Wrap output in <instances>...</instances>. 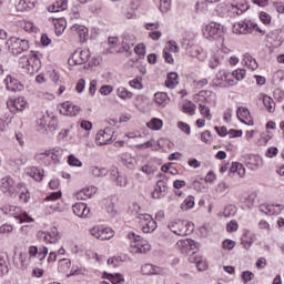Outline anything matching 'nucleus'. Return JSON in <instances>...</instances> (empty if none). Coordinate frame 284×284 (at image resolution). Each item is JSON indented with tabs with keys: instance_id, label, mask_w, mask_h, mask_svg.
<instances>
[{
	"instance_id": "nucleus-48",
	"label": "nucleus",
	"mask_w": 284,
	"mask_h": 284,
	"mask_svg": "<svg viewBox=\"0 0 284 284\" xmlns=\"http://www.w3.org/2000/svg\"><path fill=\"white\" fill-rule=\"evenodd\" d=\"M116 95L120 98V99H123L124 101L126 99H132V92L128 91V89H125V87H120L118 88L116 90Z\"/></svg>"
},
{
	"instance_id": "nucleus-62",
	"label": "nucleus",
	"mask_w": 284,
	"mask_h": 284,
	"mask_svg": "<svg viewBox=\"0 0 284 284\" xmlns=\"http://www.w3.org/2000/svg\"><path fill=\"white\" fill-rule=\"evenodd\" d=\"M141 172H143V174H146V176H152L156 172V169L152 165L146 164L141 168Z\"/></svg>"
},
{
	"instance_id": "nucleus-20",
	"label": "nucleus",
	"mask_w": 284,
	"mask_h": 284,
	"mask_svg": "<svg viewBox=\"0 0 284 284\" xmlns=\"http://www.w3.org/2000/svg\"><path fill=\"white\" fill-rule=\"evenodd\" d=\"M168 195V182L164 180H159L156 186L152 192L153 199H164Z\"/></svg>"
},
{
	"instance_id": "nucleus-19",
	"label": "nucleus",
	"mask_w": 284,
	"mask_h": 284,
	"mask_svg": "<svg viewBox=\"0 0 284 284\" xmlns=\"http://www.w3.org/2000/svg\"><path fill=\"white\" fill-rule=\"evenodd\" d=\"M133 45H136V37H134V34L124 33L122 36V51L130 54Z\"/></svg>"
},
{
	"instance_id": "nucleus-3",
	"label": "nucleus",
	"mask_w": 284,
	"mask_h": 284,
	"mask_svg": "<svg viewBox=\"0 0 284 284\" xmlns=\"http://www.w3.org/2000/svg\"><path fill=\"white\" fill-rule=\"evenodd\" d=\"M64 151L61 148H53L44 151L37 155L38 161H41L44 165H57V163H61L63 159Z\"/></svg>"
},
{
	"instance_id": "nucleus-27",
	"label": "nucleus",
	"mask_w": 284,
	"mask_h": 284,
	"mask_svg": "<svg viewBox=\"0 0 284 284\" xmlns=\"http://www.w3.org/2000/svg\"><path fill=\"white\" fill-rule=\"evenodd\" d=\"M4 82H6L7 90H9V92H19L23 90V85L19 83V80L12 78L11 75H8Z\"/></svg>"
},
{
	"instance_id": "nucleus-4",
	"label": "nucleus",
	"mask_w": 284,
	"mask_h": 284,
	"mask_svg": "<svg viewBox=\"0 0 284 284\" xmlns=\"http://www.w3.org/2000/svg\"><path fill=\"white\" fill-rule=\"evenodd\" d=\"M21 187H26V183L20 182L16 183L12 176L7 175L0 180V190L7 196H14L17 194V190H21Z\"/></svg>"
},
{
	"instance_id": "nucleus-1",
	"label": "nucleus",
	"mask_w": 284,
	"mask_h": 284,
	"mask_svg": "<svg viewBox=\"0 0 284 284\" xmlns=\"http://www.w3.org/2000/svg\"><path fill=\"white\" fill-rule=\"evenodd\" d=\"M128 239L131 241V254H146V252L152 250L150 242H148V240H143L141 235H136L134 232L129 233Z\"/></svg>"
},
{
	"instance_id": "nucleus-31",
	"label": "nucleus",
	"mask_w": 284,
	"mask_h": 284,
	"mask_svg": "<svg viewBox=\"0 0 284 284\" xmlns=\"http://www.w3.org/2000/svg\"><path fill=\"white\" fill-rule=\"evenodd\" d=\"M27 174L29 176H31V179H34V181H43L45 171H43V169H39L37 166H29V168H27Z\"/></svg>"
},
{
	"instance_id": "nucleus-13",
	"label": "nucleus",
	"mask_w": 284,
	"mask_h": 284,
	"mask_svg": "<svg viewBox=\"0 0 284 284\" xmlns=\"http://www.w3.org/2000/svg\"><path fill=\"white\" fill-rule=\"evenodd\" d=\"M90 61V50L78 49L69 59V65H83Z\"/></svg>"
},
{
	"instance_id": "nucleus-63",
	"label": "nucleus",
	"mask_w": 284,
	"mask_h": 284,
	"mask_svg": "<svg viewBox=\"0 0 284 284\" xmlns=\"http://www.w3.org/2000/svg\"><path fill=\"white\" fill-rule=\"evenodd\" d=\"M14 226L11 224H3L0 226V236L1 234H12Z\"/></svg>"
},
{
	"instance_id": "nucleus-37",
	"label": "nucleus",
	"mask_w": 284,
	"mask_h": 284,
	"mask_svg": "<svg viewBox=\"0 0 284 284\" xmlns=\"http://www.w3.org/2000/svg\"><path fill=\"white\" fill-rule=\"evenodd\" d=\"M142 274L150 276L152 274H161V267L154 266L152 264H143L141 266Z\"/></svg>"
},
{
	"instance_id": "nucleus-41",
	"label": "nucleus",
	"mask_w": 284,
	"mask_h": 284,
	"mask_svg": "<svg viewBox=\"0 0 284 284\" xmlns=\"http://www.w3.org/2000/svg\"><path fill=\"white\" fill-rule=\"evenodd\" d=\"M243 203L246 210H252V207L256 205V193H251L246 195L243 200Z\"/></svg>"
},
{
	"instance_id": "nucleus-45",
	"label": "nucleus",
	"mask_w": 284,
	"mask_h": 284,
	"mask_svg": "<svg viewBox=\"0 0 284 284\" xmlns=\"http://www.w3.org/2000/svg\"><path fill=\"white\" fill-rule=\"evenodd\" d=\"M146 125L150 128V130L159 131L161 128H163V120L153 118L149 123H146Z\"/></svg>"
},
{
	"instance_id": "nucleus-5",
	"label": "nucleus",
	"mask_w": 284,
	"mask_h": 284,
	"mask_svg": "<svg viewBox=\"0 0 284 284\" xmlns=\"http://www.w3.org/2000/svg\"><path fill=\"white\" fill-rule=\"evenodd\" d=\"M1 212L7 216H13V219H17L20 223H32L33 221L32 217L19 206L7 204L1 207Z\"/></svg>"
},
{
	"instance_id": "nucleus-39",
	"label": "nucleus",
	"mask_w": 284,
	"mask_h": 284,
	"mask_svg": "<svg viewBox=\"0 0 284 284\" xmlns=\"http://www.w3.org/2000/svg\"><path fill=\"white\" fill-rule=\"evenodd\" d=\"M262 101L267 112L273 113L276 110V103H274V100L271 97L263 95Z\"/></svg>"
},
{
	"instance_id": "nucleus-43",
	"label": "nucleus",
	"mask_w": 284,
	"mask_h": 284,
	"mask_svg": "<svg viewBox=\"0 0 284 284\" xmlns=\"http://www.w3.org/2000/svg\"><path fill=\"white\" fill-rule=\"evenodd\" d=\"M70 265H72L70 258H61L58 262V271L61 272L62 274H65V272L70 270Z\"/></svg>"
},
{
	"instance_id": "nucleus-9",
	"label": "nucleus",
	"mask_w": 284,
	"mask_h": 284,
	"mask_svg": "<svg viewBox=\"0 0 284 284\" xmlns=\"http://www.w3.org/2000/svg\"><path fill=\"white\" fill-rule=\"evenodd\" d=\"M225 83L229 85H236V80L234 78L233 71L230 72L225 69L220 70L214 80L213 85H216V88H225Z\"/></svg>"
},
{
	"instance_id": "nucleus-33",
	"label": "nucleus",
	"mask_w": 284,
	"mask_h": 284,
	"mask_svg": "<svg viewBox=\"0 0 284 284\" xmlns=\"http://www.w3.org/2000/svg\"><path fill=\"white\" fill-rule=\"evenodd\" d=\"M246 163H247V168H250V170H258V168H261V165H263V159H261L256 154H251V155H248Z\"/></svg>"
},
{
	"instance_id": "nucleus-30",
	"label": "nucleus",
	"mask_w": 284,
	"mask_h": 284,
	"mask_svg": "<svg viewBox=\"0 0 284 284\" xmlns=\"http://www.w3.org/2000/svg\"><path fill=\"white\" fill-rule=\"evenodd\" d=\"M190 263H195L199 272H205L207 270V262L203 257L196 256V252H193L189 258Z\"/></svg>"
},
{
	"instance_id": "nucleus-40",
	"label": "nucleus",
	"mask_w": 284,
	"mask_h": 284,
	"mask_svg": "<svg viewBox=\"0 0 284 284\" xmlns=\"http://www.w3.org/2000/svg\"><path fill=\"white\" fill-rule=\"evenodd\" d=\"M8 254L0 253V274L6 276L8 274Z\"/></svg>"
},
{
	"instance_id": "nucleus-55",
	"label": "nucleus",
	"mask_w": 284,
	"mask_h": 284,
	"mask_svg": "<svg viewBox=\"0 0 284 284\" xmlns=\"http://www.w3.org/2000/svg\"><path fill=\"white\" fill-rule=\"evenodd\" d=\"M54 26H55V34H63V31L65 30V20L63 19L57 20Z\"/></svg>"
},
{
	"instance_id": "nucleus-16",
	"label": "nucleus",
	"mask_w": 284,
	"mask_h": 284,
	"mask_svg": "<svg viewBox=\"0 0 284 284\" xmlns=\"http://www.w3.org/2000/svg\"><path fill=\"white\" fill-rule=\"evenodd\" d=\"M283 204H261L258 206V211L262 212V214H266V216L278 215L283 212Z\"/></svg>"
},
{
	"instance_id": "nucleus-35",
	"label": "nucleus",
	"mask_w": 284,
	"mask_h": 284,
	"mask_svg": "<svg viewBox=\"0 0 284 284\" xmlns=\"http://www.w3.org/2000/svg\"><path fill=\"white\" fill-rule=\"evenodd\" d=\"M190 54L194 59H197V61H205V59H207V51L201 47L193 48Z\"/></svg>"
},
{
	"instance_id": "nucleus-29",
	"label": "nucleus",
	"mask_w": 284,
	"mask_h": 284,
	"mask_svg": "<svg viewBox=\"0 0 284 284\" xmlns=\"http://www.w3.org/2000/svg\"><path fill=\"white\" fill-rule=\"evenodd\" d=\"M8 108H14L16 110H26V105H28V101H26V98L19 97L16 99H11L7 102Z\"/></svg>"
},
{
	"instance_id": "nucleus-49",
	"label": "nucleus",
	"mask_w": 284,
	"mask_h": 284,
	"mask_svg": "<svg viewBox=\"0 0 284 284\" xmlns=\"http://www.w3.org/2000/svg\"><path fill=\"white\" fill-rule=\"evenodd\" d=\"M192 207H194V196L190 195L181 204V210L187 212V210H192Z\"/></svg>"
},
{
	"instance_id": "nucleus-25",
	"label": "nucleus",
	"mask_w": 284,
	"mask_h": 284,
	"mask_svg": "<svg viewBox=\"0 0 284 284\" xmlns=\"http://www.w3.org/2000/svg\"><path fill=\"white\" fill-rule=\"evenodd\" d=\"M227 61V58L221 55V53L214 51L209 59V68L216 70L220 65H223Z\"/></svg>"
},
{
	"instance_id": "nucleus-32",
	"label": "nucleus",
	"mask_w": 284,
	"mask_h": 284,
	"mask_svg": "<svg viewBox=\"0 0 284 284\" xmlns=\"http://www.w3.org/2000/svg\"><path fill=\"white\" fill-rule=\"evenodd\" d=\"M250 9V6L247 3H241V4H230L229 10L231 11V17H239L243 14V12H246V10Z\"/></svg>"
},
{
	"instance_id": "nucleus-2",
	"label": "nucleus",
	"mask_w": 284,
	"mask_h": 284,
	"mask_svg": "<svg viewBox=\"0 0 284 284\" xmlns=\"http://www.w3.org/2000/svg\"><path fill=\"white\" fill-rule=\"evenodd\" d=\"M168 227L170 232L176 234V236H190L194 232V223L187 220H175L169 222Z\"/></svg>"
},
{
	"instance_id": "nucleus-34",
	"label": "nucleus",
	"mask_w": 284,
	"mask_h": 284,
	"mask_svg": "<svg viewBox=\"0 0 284 284\" xmlns=\"http://www.w3.org/2000/svg\"><path fill=\"white\" fill-rule=\"evenodd\" d=\"M242 65H246V68H248V70H252V71L258 69V62H256V59H254L248 53L244 54V58L242 60Z\"/></svg>"
},
{
	"instance_id": "nucleus-8",
	"label": "nucleus",
	"mask_w": 284,
	"mask_h": 284,
	"mask_svg": "<svg viewBox=\"0 0 284 284\" xmlns=\"http://www.w3.org/2000/svg\"><path fill=\"white\" fill-rule=\"evenodd\" d=\"M39 57H41V53L37 52V51H31V55H22L19 58L18 60V65L20 68V70L26 73V72H30V63H32V61H36V68L34 65H31V68H33V70H39V64L41 63V61L39 60Z\"/></svg>"
},
{
	"instance_id": "nucleus-17",
	"label": "nucleus",
	"mask_w": 284,
	"mask_h": 284,
	"mask_svg": "<svg viewBox=\"0 0 284 284\" xmlns=\"http://www.w3.org/2000/svg\"><path fill=\"white\" fill-rule=\"evenodd\" d=\"M59 110L60 113L63 114V116H77L81 109L78 105L72 104L70 101H67L60 104Z\"/></svg>"
},
{
	"instance_id": "nucleus-11",
	"label": "nucleus",
	"mask_w": 284,
	"mask_h": 284,
	"mask_svg": "<svg viewBox=\"0 0 284 284\" xmlns=\"http://www.w3.org/2000/svg\"><path fill=\"white\" fill-rule=\"evenodd\" d=\"M7 45L13 54H21V52H26L30 50V42L28 40H23L20 38H10L7 41Z\"/></svg>"
},
{
	"instance_id": "nucleus-23",
	"label": "nucleus",
	"mask_w": 284,
	"mask_h": 284,
	"mask_svg": "<svg viewBox=\"0 0 284 284\" xmlns=\"http://www.w3.org/2000/svg\"><path fill=\"white\" fill-rule=\"evenodd\" d=\"M252 21H240L233 26L234 34H252Z\"/></svg>"
},
{
	"instance_id": "nucleus-64",
	"label": "nucleus",
	"mask_w": 284,
	"mask_h": 284,
	"mask_svg": "<svg viewBox=\"0 0 284 284\" xmlns=\"http://www.w3.org/2000/svg\"><path fill=\"white\" fill-rule=\"evenodd\" d=\"M105 210L110 216H114V214H116L114 211V203H112L111 200L105 201Z\"/></svg>"
},
{
	"instance_id": "nucleus-54",
	"label": "nucleus",
	"mask_w": 284,
	"mask_h": 284,
	"mask_svg": "<svg viewBox=\"0 0 284 284\" xmlns=\"http://www.w3.org/2000/svg\"><path fill=\"white\" fill-rule=\"evenodd\" d=\"M235 214H236V206L234 205L225 206L223 211V216H225V219H230V216H234Z\"/></svg>"
},
{
	"instance_id": "nucleus-24",
	"label": "nucleus",
	"mask_w": 284,
	"mask_h": 284,
	"mask_svg": "<svg viewBox=\"0 0 284 284\" xmlns=\"http://www.w3.org/2000/svg\"><path fill=\"white\" fill-rule=\"evenodd\" d=\"M72 212L79 219H88L90 216V207L85 203H75L72 205Z\"/></svg>"
},
{
	"instance_id": "nucleus-18",
	"label": "nucleus",
	"mask_w": 284,
	"mask_h": 284,
	"mask_svg": "<svg viewBox=\"0 0 284 284\" xmlns=\"http://www.w3.org/2000/svg\"><path fill=\"white\" fill-rule=\"evenodd\" d=\"M176 247L178 250H180V252L182 254H190V252H192L193 250H196V242H194V240H180L176 243Z\"/></svg>"
},
{
	"instance_id": "nucleus-46",
	"label": "nucleus",
	"mask_w": 284,
	"mask_h": 284,
	"mask_svg": "<svg viewBox=\"0 0 284 284\" xmlns=\"http://www.w3.org/2000/svg\"><path fill=\"white\" fill-rule=\"evenodd\" d=\"M182 111L184 114H190L193 116V114L196 112V105L192 102H186L182 105Z\"/></svg>"
},
{
	"instance_id": "nucleus-56",
	"label": "nucleus",
	"mask_w": 284,
	"mask_h": 284,
	"mask_svg": "<svg viewBox=\"0 0 284 284\" xmlns=\"http://www.w3.org/2000/svg\"><path fill=\"white\" fill-rule=\"evenodd\" d=\"M18 190H20L19 199H20L21 203H28L30 201V192H28V190H26V186L18 189Z\"/></svg>"
},
{
	"instance_id": "nucleus-50",
	"label": "nucleus",
	"mask_w": 284,
	"mask_h": 284,
	"mask_svg": "<svg viewBox=\"0 0 284 284\" xmlns=\"http://www.w3.org/2000/svg\"><path fill=\"white\" fill-rule=\"evenodd\" d=\"M163 52H169V53L179 52V44H176V41L171 40V41L166 42V45L163 49Z\"/></svg>"
},
{
	"instance_id": "nucleus-12",
	"label": "nucleus",
	"mask_w": 284,
	"mask_h": 284,
	"mask_svg": "<svg viewBox=\"0 0 284 284\" xmlns=\"http://www.w3.org/2000/svg\"><path fill=\"white\" fill-rule=\"evenodd\" d=\"M38 239L43 243L54 244L61 241V233H59V229L52 227L49 232H45V231L38 232Z\"/></svg>"
},
{
	"instance_id": "nucleus-59",
	"label": "nucleus",
	"mask_w": 284,
	"mask_h": 284,
	"mask_svg": "<svg viewBox=\"0 0 284 284\" xmlns=\"http://www.w3.org/2000/svg\"><path fill=\"white\" fill-rule=\"evenodd\" d=\"M162 172L164 173L169 172V174H179V170H176V168H174L172 163L162 165Z\"/></svg>"
},
{
	"instance_id": "nucleus-58",
	"label": "nucleus",
	"mask_w": 284,
	"mask_h": 284,
	"mask_svg": "<svg viewBox=\"0 0 284 284\" xmlns=\"http://www.w3.org/2000/svg\"><path fill=\"white\" fill-rule=\"evenodd\" d=\"M257 226L260 230H263V232H267V234L272 232V226L270 225L268 221L260 220Z\"/></svg>"
},
{
	"instance_id": "nucleus-28",
	"label": "nucleus",
	"mask_w": 284,
	"mask_h": 284,
	"mask_svg": "<svg viewBox=\"0 0 284 284\" xmlns=\"http://www.w3.org/2000/svg\"><path fill=\"white\" fill-rule=\"evenodd\" d=\"M89 172L93 179H104L106 174H110V171L106 168L91 165Z\"/></svg>"
},
{
	"instance_id": "nucleus-21",
	"label": "nucleus",
	"mask_w": 284,
	"mask_h": 284,
	"mask_svg": "<svg viewBox=\"0 0 284 284\" xmlns=\"http://www.w3.org/2000/svg\"><path fill=\"white\" fill-rule=\"evenodd\" d=\"M97 191H98L97 186L89 185L78 191L75 193V197L78 199V201H88V199H92V196L97 193Z\"/></svg>"
},
{
	"instance_id": "nucleus-7",
	"label": "nucleus",
	"mask_w": 284,
	"mask_h": 284,
	"mask_svg": "<svg viewBox=\"0 0 284 284\" xmlns=\"http://www.w3.org/2000/svg\"><path fill=\"white\" fill-rule=\"evenodd\" d=\"M135 220L141 226L143 234H152V232H154L158 227L154 217L148 213L135 215Z\"/></svg>"
},
{
	"instance_id": "nucleus-10",
	"label": "nucleus",
	"mask_w": 284,
	"mask_h": 284,
	"mask_svg": "<svg viewBox=\"0 0 284 284\" xmlns=\"http://www.w3.org/2000/svg\"><path fill=\"white\" fill-rule=\"evenodd\" d=\"M90 234L93 239H98V241H110L114 239V230L103 225H95L90 229Z\"/></svg>"
},
{
	"instance_id": "nucleus-38",
	"label": "nucleus",
	"mask_w": 284,
	"mask_h": 284,
	"mask_svg": "<svg viewBox=\"0 0 284 284\" xmlns=\"http://www.w3.org/2000/svg\"><path fill=\"white\" fill-rule=\"evenodd\" d=\"M230 172L231 174H237L240 179H243V176H245V166L239 162H234L230 168Z\"/></svg>"
},
{
	"instance_id": "nucleus-51",
	"label": "nucleus",
	"mask_w": 284,
	"mask_h": 284,
	"mask_svg": "<svg viewBox=\"0 0 284 284\" xmlns=\"http://www.w3.org/2000/svg\"><path fill=\"white\" fill-rule=\"evenodd\" d=\"M200 113L206 119V121H212V113H210V106L205 104H199Z\"/></svg>"
},
{
	"instance_id": "nucleus-61",
	"label": "nucleus",
	"mask_w": 284,
	"mask_h": 284,
	"mask_svg": "<svg viewBox=\"0 0 284 284\" xmlns=\"http://www.w3.org/2000/svg\"><path fill=\"white\" fill-rule=\"evenodd\" d=\"M273 97L275 99V101H277L278 103H283L284 101V90L283 89H275L273 92Z\"/></svg>"
},
{
	"instance_id": "nucleus-26",
	"label": "nucleus",
	"mask_w": 284,
	"mask_h": 284,
	"mask_svg": "<svg viewBox=\"0 0 284 284\" xmlns=\"http://www.w3.org/2000/svg\"><path fill=\"white\" fill-rule=\"evenodd\" d=\"M71 32L72 34H78L81 43H84V41H88V28H85V26L73 24L71 27Z\"/></svg>"
},
{
	"instance_id": "nucleus-42",
	"label": "nucleus",
	"mask_w": 284,
	"mask_h": 284,
	"mask_svg": "<svg viewBox=\"0 0 284 284\" xmlns=\"http://www.w3.org/2000/svg\"><path fill=\"white\" fill-rule=\"evenodd\" d=\"M154 101L158 105H168V101H170V98L168 97V93L165 92H158L154 94Z\"/></svg>"
},
{
	"instance_id": "nucleus-60",
	"label": "nucleus",
	"mask_w": 284,
	"mask_h": 284,
	"mask_svg": "<svg viewBox=\"0 0 284 284\" xmlns=\"http://www.w3.org/2000/svg\"><path fill=\"white\" fill-rule=\"evenodd\" d=\"M135 54H138L139 59L145 58V44L140 43L134 48Z\"/></svg>"
},
{
	"instance_id": "nucleus-15",
	"label": "nucleus",
	"mask_w": 284,
	"mask_h": 284,
	"mask_svg": "<svg viewBox=\"0 0 284 284\" xmlns=\"http://www.w3.org/2000/svg\"><path fill=\"white\" fill-rule=\"evenodd\" d=\"M284 32L281 29L273 30L266 34V41L272 48H281L283 45Z\"/></svg>"
},
{
	"instance_id": "nucleus-36",
	"label": "nucleus",
	"mask_w": 284,
	"mask_h": 284,
	"mask_svg": "<svg viewBox=\"0 0 284 284\" xmlns=\"http://www.w3.org/2000/svg\"><path fill=\"white\" fill-rule=\"evenodd\" d=\"M166 88H170L171 90H174L176 85H179V73L178 72H170L168 74V78L165 80Z\"/></svg>"
},
{
	"instance_id": "nucleus-6",
	"label": "nucleus",
	"mask_w": 284,
	"mask_h": 284,
	"mask_svg": "<svg viewBox=\"0 0 284 284\" xmlns=\"http://www.w3.org/2000/svg\"><path fill=\"white\" fill-rule=\"evenodd\" d=\"M202 32L209 41H216V39L223 37L224 27L217 22H210L202 29Z\"/></svg>"
},
{
	"instance_id": "nucleus-14",
	"label": "nucleus",
	"mask_w": 284,
	"mask_h": 284,
	"mask_svg": "<svg viewBox=\"0 0 284 284\" xmlns=\"http://www.w3.org/2000/svg\"><path fill=\"white\" fill-rule=\"evenodd\" d=\"M114 136V130L106 126L104 130H100L95 135L97 145H109L112 143V138Z\"/></svg>"
},
{
	"instance_id": "nucleus-44",
	"label": "nucleus",
	"mask_w": 284,
	"mask_h": 284,
	"mask_svg": "<svg viewBox=\"0 0 284 284\" xmlns=\"http://www.w3.org/2000/svg\"><path fill=\"white\" fill-rule=\"evenodd\" d=\"M138 150H148V148H151L152 150H160L159 142L151 140L142 144L136 145Z\"/></svg>"
},
{
	"instance_id": "nucleus-22",
	"label": "nucleus",
	"mask_w": 284,
	"mask_h": 284,
	"mask_svg": "<svg viewBox=\"0 0 284 284\" xmlns=\"http://www.w3.org/2000/svg\"><path fill=\"white\" fill-rule=\"evenodd\" d=\"M236 115L241 123H244L245 125H254V120H252V115L247 108L240 106L236 110Z\"/></svg>"
},
{
	"instance_id": "nucleus-53",
	"label": "nucleus",
	"mask_w": 284,
	"mask_h": 284,
	"mask_svg": "<svg viewBox=\"0 0 284 284\" xmlns=\"http://www.w3.org/2000/svg\"><path fill=\"white\" fill-rule=\"evenodd\" d=\"M258 17H260V21H262L264 26H270L272 23V16H270V13L262 11L260 12Z\"/></svg>"
},
{
	"instance_id": "nucleus-52",
	"label": "nucleus",
	"mask_w": 284,
	"mask_h": 284,
	"mask_svg": "<svg viewBox=\"0 0 284 284\" xmlns=\"http://www.w3.org/2000/svg\"><path fill=\"white\" fill-rule=\"evenodd\" d=\"M245 70L244 69H236L233 71V77L236 81V85L239 84V81H243V79H245Z\"/></svg>"
},
{
	"instance_id": "nucleus-47",
	"label": "nucleus",
	"mask_w": 284,
	"mask_h": 284,
	"mask_svg": "<svg viewBox=\"0 0 284 284\" xmlns=\"http://www.w3.org/2000/svg\"><path fill=\"white\" fill-rule=\"evenodd\" d=\"M67 162L71 168H83V162H81L74 154L69 155Z\"/></svg>"
},
{
	"instance_id": "nucleus-57",
	"label": "nucleus",
	"mask_w": 284,
	"mask_h": 284,
	"mask_svg": "<svg viewBox=\"0 0 284 284\" xmlns=\"http://www.w3.org/2000/svg\"><path fill=\"white\" fill-rule=\"evenodd\" d=\"M230 4H219L216 8V11L220 12L222 14V17H225V14H230V17H232V12L230 11Z\"/></svg>"
}]
</instances>
